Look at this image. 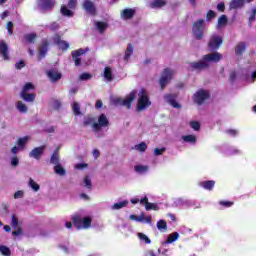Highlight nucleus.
I'll return each instance as SVG.
<instances>
[{"label":"nucleus","instance_id":"nucleus-6","mask_svg":"<svg viewBox=\"0 0 256 256\" xmlns=\"http://www.w3.org/2000/svg\"><path fill=\"white\" fill-rule=\"evenodd\" d=\"M210 97L209 91L200 89L194 94L193 101L196 105H203Z\"/></svg>","mask_w":256,"mask_h":256},{"label":"nucleus","instance_id":"nucleus-61","mask_svg":"<svg viewBox=\"0 0 256 256\" xmlns=\"http://www.w3.org/2000/svg\"><path fill=\"white\" fill-rule=\"evenodd\" d=\"M24 192L23 190H18L14 193V199H21V197H23Z\"/></svg>","mask_w":256,"mask_h":256},{"label":"nucleus","instance_id":"nucleus-45","mask_svg":"<svg viewBox=\"0 0 256 256\" xmlns=\"http://www.w3.org/2000/svg\"><path fill=\"white\" fill-rule=\"evenodd\" d=\"M148 170H149L148 166L136 165L134 167V171H136V173H145V171H148Z\"/></svg>","mask_w":256,"mask_h":256},{"label":"nucleus","instance_id":"nucleus-58","mask_svg":"<svg viewBox=\"0 0 256 256\" xmlns=\"http://www.w3.org/2000/svg\"><path fill=\"white\" fill-rule=\"evenodd\" d=\"M11 165L17 167L19 165V158L17 156L11 158Z\"/></svg>","mask_w":256,"mask_h":256},{"label":"nucleus","instance_id":"nucleus-46","mask_svg":"<svg viewBox=\"0 0 256 256\" xmlns=\"http://www.w3.org/2000/svg\"><path fill=\"white\" fill-rule=\"evenodd\" d=\"M29 187H31V189H33V191H39V189H40L39 184H37L36 181L33 180L32 178L29 179Z\"/></svg>","mask_w":256,"mask_h":256},{"label":"nucleus","instance_id":"nucleus-2","mask_svg":"<svg viewBox=\"0 0 256 256\" xmlns=\"http://www.w3.org/2000/svg\"><path fill=\"white\" fill-rule=\"evenodd\" d=\"M92 221L93 220L89 216L81 218L80 215H74L72 217V223L76 229H89V227H91Z\"/></svg>","mask_w":256,"mask_h":256},{"label":"nucleus","instance_id":"nucleus-30","mask_svg":"<svg viewBox=\"0 0 256 256\" xmlns=\"http://www.w3.org/2000/svg\"><path fill=\"white\" fill-rule=\"evenodd\" d=\"M54 173H56V175H60V177H63L66 175L67 170H65L61 164H57L54 166Z\"/></svg>","mask_w":256,"mask_h":256},{"label":"nucleus","instance_id":"nucleus-47","mask_svg":"<svg viewBox=\"0 0 256 256\" xmlns=\"http://www.w3.org/2000/svg\"><path fill=\"white\" fill-rule=\"evenodd\" d=\"M135 149H137V151H140L141 153H145V151H147V144L145 142H141L140 144L135 146Z\"/></svg>","mask_w":256,"mask_h":256},{"label":"nucleus","instance_id":"nucleus-24","mask_svg":"<svg viewBox=\"0 0 256 256\" xmlns=\"http://www.w3.org/2000/svg\"><path fill=\"white\" fill-rule=\"evenodd\" d=\"M59 150H60V148L57 147V148L54 150V152H53V154H52V156H51V158H50V163H51L52 165H59V162H60Z\"/></svg>","mask_w":256,"mask_h":256},{"label":"nucleus","instance_id":"nucleus-11","mask_svg":"<svg viewBox=\"0 0 256 256\" xmlns=\"http://www.w3.org/2000/svg\"><path fill=\"white\" fill-rule=\"evenodd\" d=\"M54 41V45H57L58 49H60V51H67L69 49V42L61 39V35L56 34L53 38Z\"/></svg>","mask_w":256,"mask_h":256},{"label":"nucleus","instance_id":"nucleus-27","mask_svg":"<svg viewBox=\"0 0 256 256\" xmlns=\"http://www.w3.org/2000/svg\"><path fill=\"white\" fill-rule=\"evenodd\" d=\"M71 10L72 9H70L66 5H62L60 8V12H61V15H63V17H73L74 13Z\"/></svg>","mask_w":256,"mask_h":256},{"label":"nucleus","instance_id":"nucleus-7","mask_svg":"<svg viewBox=\"0 0 256 256\" xmlns=\"http://www.w3.org/2000/svg\"><path fill=\"white\" fill-rule=\"evenodd\" d=\"M81 7L87 13V15H91V17L97 16V7L93 1L84 0L81 4Z\"/></svg>","mask_w":256,"mask_h":256},{"label":"nucleus","instance_id":"nucleus-64","mask_svg":"<svg viewBox=\"0 0 256 256\" xmlns=\"http://www.w3.org/2000/svg\"><path fill=\"white\" fill-rule=\"evenodd\" d=\"M88 167L87 163H78L75 165V169L81 170V169H86Z\"/></svg>","mask_w":256,"mask_h":256},{"label":"nucleus","instance_id":"nucleus-13","mask_svg":"<svg viewBox=\"0 0 256 256\" xmlns=\"http://www.w3.org/2000/svg\"><path fill=\"white\" fill-rule=\"evenodd\" d=\"M190 67L194 71H203V69H207L209 67V63H207L205 58L203 57L202 60L198 62H191Z\"/></svg>","mask_w":256,"mask_h":256},{"label":"nucleus","instance_id":"nucleus-23","mask_svg":"<svg viewBox=\"0 0 256 256\" xmlns=\"http://www.w3.org/2000/svg\"><path fill=\"white\" fill-rule=\"evenodd\" d=\"M200 186H202L206 191H213L215 188V180H205L200 183Z\"/></svg>","mask_w":256,"mask_h":256},{"label":"nucleus","instance_id":"nucleus-41","mask_svg":"<svg viewBox=\"0 0 256 256\" xmlns=\"http://www.w3.org/2000/svg\"><path fill=\"white\" fill-rule=\"evenodd\" d=\"M72 111H73L74 115H76V116L81 115V106H79V102L73 103Z\"/></svg>","mask_w":256,"mask_h":256},{"label":"nucleus","instance_id":"nucleus-16","mask_svg":"<svg viewBox=\"0 0 256 256\" xmlns=\"http://www.w3.org/2000/svg\"><path fill=\"white\" fill-rule=\"evenodd\" d=\"M39 7L44 11H51L55 7V0H39Z\"/></svg>","mask_w":256,"mask_h":256},{"label":"nucleus","instance_id":"nucleus-44","mask_svg":"<svg viewBox=\"0 0 256 256\" xmlns=\"http://www.w3.org/2000/svg\"><path fill=\"white\" fill-rule=\"evenodd\" d=\"M128 203H129V201H127V200L115 203L113 205V209H116V210L123 209V207H126Z\"/></svg>","mask_w":256,"mask_h":256},{"label":"nucleus","instance_id":"nucleus-34","mask_svg":"<svg viewBox=\"0 0 256 256\" xmlns=\"http://www.w3.org/2000/svg\"><path fill=\"white\" fill-rule=\"evenodd\" d=\"M104 77L108 81H113V70H111L110 67H105L104 68Z\"/></svg>","mask_w":256,"mask_h":256},{"label":"nucleus","instance_id":"nucleus-1","mask_svg":"<svg viewBox=\"0 0 256 256\" xmlns=\"http://www.w3.org/2000/svg\"><path fill=\"white\" fill-rule=\"evenodd\" d=\"M152 103L151 100H149V94L147 93V90L145 88H142L140 92L138 93V102H137V111H145L147 107H151Z\"/></svg>","mask_w":256,"mask_h":256},{"label":"nucleus","instance_id":"nucleus-55","mask_svg":"<svg viewBox=\"0 0 256 256\" xmlns=\"http://www.w3.org/2000/svg\"><path fill=\"white\" fill-rule=\"evenodd\" d=\"M66 7H68V9H72V10L77 9V0H69Z\"/></svg>","mask_w":256,"mask_h":256},{"label":"nucleus","instance_id":"nucleus-15","mask_svg":"<svg viewBox=\"0 0 256 256\" xmlns=\"http://www.w3.org/2000/svg\"><path fill=\"white\" fill-rule=\"evenodd\" d=\"M45 152V146H39L34 149L29 153V157H32L33 159H41L43 157V153Z\"/></svg>","mask_w":256,"mask_h":256},{"label":"nucleus","instance_id":"nucleus-20","mask_svg":"<svg viewBox=\"0 0 256 256\" xmlns=\"http://www.w3.org/2000/svg\"><path fill=\"white\" fill-rule=\"evenodd\" d=\"M20 97L21 99L26 101V103H33L37 97V94L29 93V92H21Z\"/></svg>","mask_w":256,"mask_h":256},{"label":"nucleus","instance_id":"nucleus-5","mask_svg":"<svg viewBox=\"0 0 256 256\" xmlns=\"http://www.w3.org/2000/svg\"><path fill=\"white\" fill-rule=\"evenodd\" d=\"M175 74V71L169 69V68H165L162 72V76L160 78V89L163 91V89H165V87H167V85L169 84V82L171 81V79H173V75Z\"/></svg>","mask_w":256,"mask_h":256},{"label":"nucleus","instance_id":"nucleus-32","mask_svg":"<svg viewBox=\"0 0 256 256\" xmlns=\"http://www.w3.org/2000/svg\"><path fill=\"white\" fill-rule=\"evenodd\" d=\"M24 39L27 43H35V41L37 40V34L36 33H29L24 35Z\"/></svg>","mask_w":256,"mask_h":256},{"label":"nucleus","instance_id":"nucleus-33","mask_svg":"<svg viewBox=\"0 0 256 256\" xmlns=\"http://www.w3.org/2000/svg\"><path fill=\"white\" fill-rule=\"evenodd\" d=\"M156 227L159 231H161V233H165V231H167V222L165 220H159Z\"/></svg>","mask_w":256,"mask_h":256},{"label":"nucleus","instance_id":"nucleus-57","mask_svg":"<svg viewBox=\"0 0 256 256\" xmlns=\"http://www.w3.org/2000/svg\"><path fill=\"white\" fill-rule=\"evenodd\" d=\"M163 153H165V147L154 149V155H156V157H159V155H163Z\"/></svg>","mask_w":256,"mask_h":256},{"label":"nucleus","instance_id":"nucleus-60","mask_svg":"<svg viewBox=\"0 0 256 256\" xmlns=\"http://www.w3.org/2000/svg\"><path fill=\"white\" fill-rule=\"evenodd\" d=\"M217 10L220 11V13H224L225 12V3H223V2L218 3Z\"/></svg>","mask_w":256,"mask_h":256},{"label":"nucleus","instance_id":"nucleus-42","mask_svg":"<svg viewBox=\"0 0 256 256\" xmlns=\"http://www.w3.org/2000/svg\"><path fill=\"white\" fill-rule=\"evenodd\" d=\"M146 211H159V206L155 203L148 202L145 206Z\"/></svg>","mask_w":256,"mask_h":256},{"label":"nucleus","instance_id":"nucleus-18","mask_svg":"<svg viewBox=\"0 0 256 256\" xmlns=\"http://www.w3.org/2000/svg\"><path fill=\"white\" fill-rule=\"evenodd\" d=\"M164 99L169 105L174 107V109H181V104H178L177 100H175V95L167 94L164 96Z\"/></svg>","mask_w":256,"mask_h":256},{"label":"nucleus","instance_id":"nucleus-49","mask_svg":"<svg viewBox=\"0 0 256 256\" xmlns=\"http://www.w3.org/2000/svg\"><path fill=\"white\" fill-rule=\"evenodd\" d=\"M138 237L141 241H144L146 243V245L151 244V239H149V237L143 233H138Z\"/></svg>","mask_w":256,"mask_h":256},{"label":"nucleus","instance_id":"nucleus-51","mask_svg":"<svg viewBox=\"0 0 256 256\" xmlns=\"http://www.w3.org/2000/svg\"><path fill=\"white\" fill-rule=\"evenodd\" d=\"M190 127L194 131H199V129H201V124L198 121H191L190 122Z\"/></svg>","mask_w":256,"mask_h":256},{"label":"nucleus","instance_id":"nucleus-28","mask_svg":"<svg viewBox=\"0 0 256 256\" xmlns=\"http://www.w3.org/2000/svg\"><path fill=\"white\" fill-rule=\"evenodd\" d=\"M182 139L184 143H191L192 145H195V143H197V136L193 134L184 135L182 136Z\"/></svg>","mask_w":256,"mask_h":256},{"label":"nucleus","instance_id":"nucleus-35","mask_svg":"<svg viewBox=\"0 0 256 256\" xmlns=\"http://www.w3.org/2000/svg\"><path fill=\"white\" fill-rule=\"evenodd\" d=\"M177 239H179V233L178 232H174V233L168 235L166 243L167 244L175 243V241H177Z\"/></svg>","mask_w":256,"mask_h":256},{"label":"nucleus","instance_id":"nucleus-53","mask_svg":"<svg viewBox=\"0 0 256 256\" xmlns=\"http://www.w3.org/2000/svg\"><path fill=\"white\" fill-rule=\"evenodd\" d=\"M11 225L13 229H17L19 227V219L15 216V214H12Z\"/></svg>","mask_w":256,"mask_h":256},{"label":"nucleus","instance_id":"nucleus-25","mask_svg":"<svg viewBox=\"0 0 256 256\" xmlns=\"http://www.w3.org/2000/svg\"><path fill=\"white\" fill-rule=\"evenodd\" d=\"M167 2L165 0H154L150 3L151 9H161V7H165Z\"/></svg>","mask_w":256,"mask_h":256},{"label":"nucleus","instance_id":"nucleus-19","mask_svg":"<svg viewBox=\"0 0 256 256\" xmlns=\"http://www.w3.org/2000/svg\"><path fill=\"white\" fill-rule=\"evenodd\" d=\"M133 17H135V10L134 9L126 8V9L122 10L121 18L124 21H129V19H133Z\"/></svg>","mask_w":256,"mask_h":256},{"label":"nucleus","instance_id":"nucleus-38","mask_svg":"<svg viewBox=\"0 0 256 256\" xmlns=\"http://www.w3.org/2000/svg\"><path fill=\"white\" fill-rule=\"evenodd\" d=\"M16 109L19 110L20 113H27L28 108L22 101H18L16 104Z\"/></svg>","mask_w":256,"mask_h":256},{"label":"nucleus","instance_id":"nucleus-56","mask_svg":"<svg viewBox=\"0 0 256 256\" xmlns=\"http://www.w3.org/2000/svg\"><path fill=\"white\" fill-rule=\"evenodd\" d=\"M92 77L91 74L84 72L80 75V81H89Z\"/></svg>","mask_w":256,"mask_h":256},{"label":"nucleus","instance_id":"nucleus-36","mask_svg":"<svg viewBox=\"0 0 256 256\" xmlns=\"http://www.w3.org/2000/svg\"><path fill=\"white\" fill-rule=\"evenodd\" d=\"M131 55H133V45L128 44L127 49L125 51V55H124V61H129V58L131 57Z\"/></svg>","mask_w":256,"mask_h":256},{"label":"nucleus","instance_id":"nucleus-54","mask_svg":"<svg viewBox=\"0 0 256 256\" xmlns=\"http://www.w3.org/2000/svg\"><path fill=\"white\" fill-rule=\"evenodd\" d=\"M256 8H253L252 11H251V15L248 19V23L249 25H252V23H254V21L256 20Z\"/></svg>","mask_w":256,"mask_h":256},{"label":"nucleus","instance_id":"nucleus-22","mask_svg":"<svg viewBox=\"0 0 256 256\" xmlns=\"http://www.w3.org/2000/svg\"><path fill=\"white\" fill-rule=\"evenodd\" d=\"M247 47H249L247 42H239L235 47V54L236 55H243V53H245Z\"/></svg>","mask_w":256,"mask_h":256},{"label":"nucleus","instance_id":"nucleus-31","mask_svg":"<svg viewBox=\"0 0 256 256\" xmlns=\"http://www.w3.org/2000/svg\"><path fill=\"white\" fill-rule=\"evenodd\" d=\"M93 125H96L95 117L88 116V117L84 118V121H83V126L84 127L91 126L92 129H93Z\"/></svg>","mask_w":256,"mask_h":256},{"label":"nucleus","instance_id":"nucleus-59","mask_svg":"<svg viewBox=\"0 0 256 256\" xmlns=\"http://www.w3.org/2000/svg\"><path fill=\"white\" fill-rule=\"evenodd\" d=\"M23 67H25V61H23V60H20L19 62H17L15 64V68L18 70L23 69Z\"/></svg>","mask_w":256,"mask_h":256},{"label":"nucleus","instance_id":"nucleus-37","mask_svg":"<svg viewBox=\"0 0 256 256\" xmlns=\"http://www.w3.org/2000/svg\"><path fill=\"white\" fill-rule=\"evenodd\" d=\"M35 90V85L31 82H27L24 87L22 88L21 93H29V91Z\"/></svg>","mask_w":256,"mask_h":256},{"label":"nucleus","instance_id":"nucleus-48","mask_svg":"<svg viewBox=\"0 0 256 256\" xmlns=\"http://www.w3.org/2000/svg\"><path fill=\"white\" fill-rule=\"evenodd\" d=\"M215 17H217V13H215V11H213V10H209L206 13V20L207 21H213V19H215Z\"/></svg>","mask_w":256,"mask_h":256},{"label":"nucleus","instance_id":"nucleus-40","mask_svg":"<svg viewBox=\"0 0 256 256\" xmlns=\"http://www.w3.org/2000/svg\"><path fill=\"white\" fill-rule=\"evenodd\" d=\"M0 253L3 256H11V249L5 245H0Z\"/></svg>","mask_w":256,"mask_h":256},{"label":"nucleus","instance_id":"nucleus-39","mask_svg":"<svg viewBox=\"0 0 256 256\" xmlns=\"http://www.w3.org/2000/svg\"><path fill=\"white\" fill-rule=\"evenodd\" d=\"M96 27L99 30V33H105V30L108 27L107 22H96Z\"/></svg>","mask_w":256,"mask_h":256},{"label":"nucleus","instance_id":"nucleus-26","mask_svg":"<svg viewBox=\"0 0 256 256\" xmlns=\"http://www.w3.org/2000/svg\"><path fill=\"white\" fill-rule=\"evenodd\" d=\"M245 0H232L230 2V9H241V7H244Z\"/></svg>","mask_w":256,"mask_h":256},{"label":"nucleus","instance_id":"nucleus-14","mask_svg":"<svg viewBox=\"0 0 256 256\" xmlns=\"http://www.w3.org/2000/svg\"><path fill=\"white\" fill-rule=\"evenodd\" d=\"M72 55V59L76 65V67H79V65H81V55H85V49L80 48L78 50H74L71 52Z\"/></svg>","mask_w":256,"mask_h":256},{"label":"nucleus","instance_id":"nucleus-17","mask_svg":"<svg viewBox=\"0 0 256 256\" xmlns=\"http://www.w3.org/2000/svg\"><path fill=\"white\" fill-rule=\"evenodd\" d=\"M0 55L4 59V61H9V46H7V43H5V41L0 42Z\"/></svg>","mask_w":256,"mask_h":256},{"label":"nucleus","instance_id":"nucleus-8","mask_svg":"<svg viewBox=\"0 0 256 256\" xmlns=\"http://www.w3.org/2000/svg\"><path fill=\"white\" fill-rule=\"evenodd\" d=\"M221 45H223V38H221L219 35H212L210 37L208 42L209 51H217Z\"/></svg>","mask_w":256,"mask_h":256},{"label":"nucleus","instance_id":"nucleus-21","mask_svg":"<svg viewBox=\"0 0 256 256\" xmlns=\"http://www.w3.org/2000/svg\"><path fill=\"white\" fill-rule=\"evenodd\" d=\"M47 75L49 79H51L52 83H56V81H59V79L63 77V75L60 72H57V70H49Z\"/></svg>","mask_w":256,"mask_h":256},{"label":"nucleus","instance_id":"nucleus-43","mask_svg":"<svg viewBox=\"0 0 256 256\" xmlns=\"http://www.w3.org/2000/svg\"><path fill=\"white\" fill-rule=\"evenodd\" d=\"M27 141H29V136H24L22 138L18 139L17 145L18 147H25V145H27Z\"/></svg>","mask_w":256,"mask_h":256},{"label":"nucleus","instance_id":"nucleus-10","mask_svg":"<svg viewBox=\"0 0 256 256\" xmlns=\"http://www.w3.org/2000/svg\"><path fill=\"white\" fill-rule=\"evenodd\" d=\"M102 127H109V119H107V116L105 114H101L98 117V123L93 124V130L94 131H101Z\"/></svg>","mask_w":256,"mask_h":256},{"label":"nucleus","instance_id":"nucleus-50","mask_svg":"<svg viewBox=\"0 0 256 256\" xmlns=\"http://www.w3.org/2000/svg\"><path fill=\"white\" fill-rule=\"evenodd\" d=\"M219 205H221L222 207L229 208V207H233V205H235V202H233V201L221 200V201H219Z\"/></svg>","mask_w":256,"mask_h":256},{"label":"nucleus","instance_id":"nucleus-4","mask_svg":"<svg viewBox=\"0 0 256 256\" xmlns=\"http://www.w3.org/2000/svg\"><path fill=\"white\" fill-rule=\"evenodd\" d=\"M203 31H205V20L199 19L193 23L192 33L197 41L203 39Z\"/></svg>","mask_w":256,"mask_h":256},{"label":"nucleus","instance_id":"nucleus-63","mask_svg":"<svg viewBox=\"0 0 256 256\" xmlns=\"http://www.w3.org/2000/svg\"><path fill=\"white\" fill-rule=\"evenodd\" d=\"M7 29H8L9 35H13V22L9 21L7 23Z\"/></svg>","mask_w":256,"mask_h":256},{"label":"nucleus","instance_id":"nucleus-9","mask_svg":"<svg viewBox=\"0 0 256 256\" xmlns=\"http://www.w3.org/2000/svg\"><path fill=\"white\" fill-rule=\"evenodd\" d=\"M49 52V40L43 39L38 46V61H42Z\"/></svg>","mask_w":256,"mask_h":256},{"label":"nucleus","instance_id":"nucleus-62","mask_svg":"<svg viewBox=\"0 0 256 256\" xmlns=\"http://www.w3.org/2000/svg\"><path fill=\"white\" fill-rule=\"evenodd\" d=\"M53 107H54V109H56V111H58V109H61V101L54 100L53 101Z\"/></svg>","mask_w":256,"mask_h":256},{"label":"nucleus","instance_id":"nucleus-12","mask_svg":"<svg viewBox=\"0 0 256 256\" xmlns=\"http://www.w3.org/2000/svg\"><path fill=\"white\" fill-rule=\"evenodd\" d=\"M203 57H204V61H206L207 63H219V61L223 59V54L219 52H213L210 54H206Z\"/></svg>","mask_w":256,"mask_h":256},{"label":"nucleus","instance_id":"nucleus-52","mask_svg":"<svg viewBox=\"0 0 256 256\" xmlns=\"http://www.w3.org/2000/svg\"><path fill=\"white\" fill-rule=\"evenodd\" d=\"M84 185L87 187V189H93V183L91 182L89 176L84 177Z\"/></svg>","mask_w":256,"mask_h":256},{"label":"nucleus","instance_id":"nucleus-3","mask_svg":"<svg viewBox=\"0 0 256 256\" xmlns=\"http://www.w3.org/2000/svg\"><path fill=\"white\" fill-rule=\"evenodd\" d=\"M135 97H137V91L133 90L132 92L129 93V95L125 97V99L123 98L114 99V103L115 105H121L122 107H127V109H131L133 105V101H135Z\"/></svg>","mask_w":256,"mask_h":256},{"label":"nucleus","instance_id":"nucleus-29","mask_svg":"<svg viewBox=\"0 0 256 256\" xmlns=\"http://www.w3.org/2000/svg\"><path fill=\"white\" fill-rule=\"evenodd\" d=\"M227 23H229V19L227 18V15L222 14L218 18V23H217L218 29L221 28V27H225L227 25Z\"/></svg>","mask_w":256,"mask_h":256}]
</instances>
